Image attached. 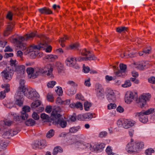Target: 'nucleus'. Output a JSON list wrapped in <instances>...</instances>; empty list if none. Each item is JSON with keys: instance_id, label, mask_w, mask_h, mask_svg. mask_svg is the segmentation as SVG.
<instances>
[{"instance_id": "nucleus-1", "label": "nucleus", "mask_w": 155, "mask_h": 155, "mask_svg": "<svg viewBox=\"0 0 155 155\" xmlns=\"http://www.w3.org/2000/svg\"><path fill=\"white\" fill-rule=\"evenodd\" d=\"M23 95L32 100H38L39 95L34 89H28L25 86H22L18 89L17 97L23 98Z\"/></svg>"}, {"instance_id": "nucleus-2", "label": "nucleus", "mask_w": 155, "mask_h": 155, "mask_svg": "<svg viewBox=\"0 0 155 155\" xmlns=\"http://www.w3.org/2000/svg\"><path fill=\"white\" fill-rule=\"evenodd\" d=\"M60 108L57 107L54 109L51 114L52 119H53V123L55 125L59 124V126L64 128L67 125V122L63 119L61 118V115L59 113L60 112Z\"/></svg>"}, {"instance_id": "nucleus-3", "label": "nucleus", "mask_w": 155, "mask_h": 155, "mask_svg": "<svg viewBox=\"0 0 155 155\" xmlns=\"http://www.w3.org/2000/svg\"><path fill=\"white\" fill-rule=\"evenodd\" d=\"M144 147V144L143 142L136 143L131 142L127 145L126 150L129 153L135 154L140 151Z\"/></svg>"}, {"instance_id": "nucleus-4", "label": "nucleus", "mask_w": 155, "mask_h": 155, "mask_svg": "<svg viewBox=\"0 0 155 155\" xmlns=\"http://www.w3.org/2000/svg\"><path fill=\"white\" fill-rule=\"evenodd\" d=\"M36 35V34L34 32H31L30 34H27L24 37L19 36L17 38H14L13 39L14 42L18 43V44L17 46L19 48L24 51L26 49V45L25 44L22 43V41L32 38Z\"/></svg>"}, {"instance_id": "nucleus-5", "label": "nucleus", "mask_w": 155, "mask_h": 155, "mask_svg": "<svg viewBox=\"0 0 155 155\" xmlns=\"http://www.w3.org/2000/svg\"><path fill=\"white\" fill-rule=\"evenodd\" d=\"M154 110V108H151L146 111L142 110L140 112H137L135 114V116L138 118L140 122L145 123L148 121L147 115L152 113Z\"/></svg>"}, {"instance_id": "nucleus-6", "label": "nucleus", "mask_w": 155, "mask_h": 155, "mask_svg": "<svg viewBox=\"0 0 155 155\" xmlns=\"http://www.w3.org/2000/svg\"><path fill=\"white\" fill-rule=\"evenodd\" d=\"M154 110V108H151L146 111L142 110L140 112H137L135 114V116L138 118L140 122L145 123L148 121L147 115L152 113Z\"/></svg>"}, {"instance_id": "nucleus-7", "label": "nucleus", "mask_w": 155, "mask_h": 155, "mask_svg": "<svg viewBox=\"0 0 155 155\" xmlns=\"http://www.w3.org/2000/svg\"><path fill=\"white\" fill-rule=\"evenodd\" d=\"M151 97V95L150 93H143L137 99L136 102L139 107L142 108L146 105L147 101H149Z\"/></svg>"}, {"instance_id": "nucleus-8", "label": "nucleus", "mask_w": 155, "mask_h": 155, "mask_svg": "<svg viewBox=\"0 0 155 155\" xmlns=\"http://www.w3.org/2000/svg\"><path fill=\"white\" fill-rule=\"evenodd\" d=\"M46 46L47 45L46 43L44 44H40L38 46L34 45L30 46L27 48L26 51L25 52V54H27L29 53L32 52V54L36 56L38 54V51Z\"/></svg>"}, {"instance_id": "nucleus-9", "label": "nucleus", "mask_w": 155, "mask_h": 155, "mask_svg": "<svg viewBox=\"0 0 155 155\" xmlns=\"http://www.w3.org/2000/svg\"><path fill=\"white\" fill-rule=\"evenodd\" d=\"M105 147V144L104 143H97L95 144H87L86 147L92 151H97L101 152L102 151Z\"/></svg>"}, {"instance_id": "nucleus-10", "label": "nucleus", "mask_w": 155, "mask_h": 155, "mask_svg": "<svg viewBox=\"0 0 155 155\" xmlns=\"http://www.w3.org/2000/svg\"><path fill=\"white\" fill-rule=\"evenodd\" d=\"M137 97V93L130 91H128L125 95V102L127 104H130L133 101L134 99Z\"/></svg>"}, {"instance_id": "nucleus-11", "label": "nucleus", "mask_w": 155, "mask_h": 155, "mask_svg": "<svg viewBox=\"0 0 155 155\" xmlns=\"http://www.w3.org/2000/svg\"><path fill=\"white\" fill-rule=\"evenodd\" d=\"M106 95L107 99L110 102L116 100V96L113 90L110 88H107L106 90Z\"/></svg>"}, {"instance_id": "nucleus-12", "label": "nucleus", "mask_w": 155, "mask_h": 155, "mask_svg": "<svg viewBox=\"0 0 155 155\" xmlns=\"http://www.w3.org/2000/svg\"><path fill=\"white\" fill-rule=\"evenodd\" d=\"M46 146V142L45 140L43 139L40 141H36L32 145V147L34 149L37 148L42 149L45 148Z\"/></svg>"}, {"instance_id": "nucleus-13", "label": "nucleus", "mask_w": 155, "mask_h": 155, "mask_svg": "<svg viewBox=\"0 0 155 155\" xmlns=\"http://www.w3.org/2000/svg\"><path fill=\"white\" fill-rule=\"evenodd\" d=\"M43 74H45L49 78H52L54 77L52 73L53 68L50 64H48L46 65L43 68Z\"/></svg>"}, {"instance_id": "nucleus-14", "label": "nucleus", "mask_w": 155, "mask_h": 155, "mask_svg": "<svg viewBox=\"0 0 155 155\" xmlns=\"http://www.w3.org/2000/svg\"><path fill=\"white\" fill-rule=\"evenodd\" d=\"M14 71L13 69H9V68L6 70L3 71L2 72V76L5 79L10 80L12 78Z\"/></svg>"}, {"instance_id": "nucleus-15", "label": "nucleus", "mask_w": 155, "mask_h": 155, "mask_svg": "<svg viewBox=\"0 0 155 155\" xmlns=\"http://www.w3.org/2000/svg\"><path fill=\"white\" fill-rule=\"evenodd\" d=\"M15 71L16 73L17 77L20 78L23 77L25 73V67L24 65L17 66L15 68Z\"/></svg>"}, {"instance_id": "nucleus-16", "label": "nucleus", "mask_w": 155, "mask_h": 155, "mask_svg": "<svg viewBox=\"0 0 155 155\" xmlns=\"http://www.w3.org/2000/svg\"><path fill=\"white\" fill-rule=\"evenodd\" d=\"M93 117V113H86L78 115L77 117L78 120H85L87 119H91Z\"/></svg>"}, {"instance_id": "nucleus-17", "label": "nucleus", "mask_w": 155, "mask_h": 155, "mask_svg": "<svg viewBox=\"0 0 155 155\" xmlns=\"http://www.w3.org/2000/svg\"><path fill=\"white\" fill-rule=\"evenodd\" d=\"M136 67L140 70H142L149 67L150 64H149L148 61L143 62L142 63H134Z\"/></svg>"}, {"instance_id": "nucleus-18", "label": "nucleus", "mask_w": 155, "mask_h": 155, "mask_svg": "<svg viewBox=\"0 0 155 155\" xmlns=\"http://www.w3.org/2000/svg\"><path fill=\"white\" fill-rule=\"evenodd\" d=\"M135 123L134 121L130 119H124L123 122V127L128 129L133 126Z\"/></svg>"}, {"instance_id": "nucleus-19", "label": "nucleus", "mask_w": 155, "mask_h": 155, "mask_svg": "<svg viewBox=\"0 0 155 155\" xmlns=\"http://www.w3.org/2000/svg\"><path fill=\"white\" fill-rule=\"evenodd\" d=\"M15 25V23L13 22H11L8 23L6 30L4 32L5 36H8L12 32Z\"/></svg>"}, {"instance_id": "nucleus-20", "label": "nucleus", "mask_w": 155, "mask_h": 155, "mask_svg": "<svg viewBox=\"0 0 155 155\" xmlns=\"http://www.w3.org/2000/svg\"><path fill=\"white\" fill-rule=\"evenodd\" d=\"M65 63L66 65L68 66H74L76 63L74 57H68L66 59Z\"/></svg>"}, {"instance_id": "nucleus-21", "label": "nucleus", "mask_w": 155, "mask_h": 155, "mask_svg": "<svg viewBox=\"0 0 155 155\" xmlns=\"http://www.w3.org/2000/svg\"><path fill=\"white\" fill-rule=\"evenodd\" d=\"M75 61H87L88 60H95L96 59V58L95 56H90L89 57H79L77 58L74 57Z\"/></svg>"}, {"instance_id": "nucleus-22", "label": "nucleus", "mask_w": 155, "mask_h": 155, "mask_svg": "<svg viewBox=\"0 0 155 155\" xmlns=\"http://www.w3.org/2000/svg\"><path fill=\"white\" fill-rule=\"evenodd\" d=\"M44 74L43 68H34V74L33 75V78H36L38 76Z\"/></svg>"}, {"instance_id": "nucleus-23", "label": "nucleus", "mask_w": 155, "mask_h": 155, "mask_svg": "<svg viewBox=\"0 0 155 155\" xmlns=\"http://www.w3.org/2000/svg\"><path fill=\"white\" fill-rule=\"evenodd\" d=\"M40 13L41 14H50L52 13V12L49 8L44 7L38 9Z\"/></svg>"}, {"instance_id": "nucleus-24", "label": "nucleus", "mask_w": 155, "mask_h": 155, "mask_svg": "<svg viewBox=\"0 0 155 155\" xmlns=\"http://www.w3.org/2000/svg\"><path fill=\"white\" fill-rule=\"evenodd\" d=\"M69 106L71 108H76L79 109L81 110H82L83 109L82 104L79 102H78L76 103H71L70 105Z\"/></svg>"}, {"instance_id": "nucleus-25", "label": "nucleus", "mask_w": 155, "mask_h": 155, "mask_svg": "<svg viewBox=\"0 0 155 155\" xmlns=\"http://www.w3.org/2000/svg\"><path fill=\"white\" fill-rule=\"evenodd\" d=\"M27 72L28 74V77L30 78H33L34 74V68L31 67L28 68L26 69Z\"/></svg>"}, {"instance_id": "nucleus-26", "label": "nucleus", "mask_w": 155, "mask_h": 155, "mask_svg": "<svg viewBox=\"0 0 155 155\" xmlns=\"http://www.w3.org/2000/svg\"><path fill=\"white\" fill-rule=\"evenodd\" d=\"M63 151V149L60 146H57L54 148L53 152V154L54 155H56L58 153H62Z\"/></svg>"}, {"instance_id": "nucleus-27", "label": "nucleus", "mask_w": 155, "mask_h": 155, "mask_svg": "<svg viewBox=\"0 0 155 155\" xmlns=\"http://www.w3.org/2000/svg\"><path fill=\"white\" fill-rule=\"evenodd\" d=\"M96 93L97 96H102L104 94V90L103 88L99 87L96 89Z\"/></svg>"}, {"instance_id": "nucleus-28", "label": "nucleus", "mask_w": 155, "mask_h": 155, "mask_svg": "<svg viewBox=\"0 0 155 155\" xmlns=\"http://www.w3.org/2000/svg\"><path fill=\"white\" fill-rule=\"evenodd\" d=\"M76 92V89L74 87H71L68 89L67 91V94L69 96H72Z\"/></svg>"}, {"instance_id": "nucleus-29", "label": "nucleus", "mask_w": 155, "mask_h": 155, "mask_svg": "<svg viewBox=\"0 0 155 155\" xmlns=\"http://www.w3.org/2000/svg\"><path fill=\"white\" fill-rule=\"evenodd\" d=\"M17 94L15 96L16 99L15 102V104L19 106H22L23 104V101L22 100V98H21L20 97L17 98Z\"/></svg>"}, {"instance_id": "nucleus-30", "label": "nucleus", "mask_w": 155, "mask_h": 155, "mask_svg": "<svg viewBox=\"0 0 155 155\" xmlns=\"http://www.w3.org/2000/svg\"><path fill=\"white\" fill-rule=\"evenodd\" d=\"M81 52L82 55L86 56V57L94 56L91 55L90 52L87 51L86 49L82 50Z\"/></svg>"}, {"instance_id": "nucleus-31", "label": "nucleus", "mask_w": 155, "mask_h": 155, "mask_svg": "<svg viewBox=\"0 0 155 155\" xmlns=\"http://www.w3.org/2000/svg\"><path fill=\"white\" fill-rule=\"evenodd\" d=\"M11 132H12V130H8V131L5 132L2 135V137L4 138H8L11 136Z\"/></svg>"}, {"instance_id": "nucleus-32", "label": "nucleus", "mask_w": 155, "mask_h": 155, "mask_svg": "<svg viewBox=\"0 0 155 155\" xmlns=\"http://www.w3.org/2000/svg\"><path fill=\"white\" fill-rule=\"evenodd\" d=\"M25 123L28 126H33L35 124V121L32 119H29L25 121Z\"/></svg>"}, {"instance_id": "nucleus-33", "label": "nucleus", "mask_w": 155, "mask_h": 155, "mask_svg": "<svg viewBox=\"0 0 155 155\" xmlns=\"http://www.w3.org/2000/svg\"><path fill=\"white\" fill-rule=\"evenodd\" d=\"M55 91L56 93L59 96H61L63 94V91L62 88L60 86L56 87L55 88Z\"/></svg>"}, {"instance_id": "nucleus-34", "label": "nucleus", "mask_w": 155, "mask_h": 155, "mask_svg": "<svg viewBox=\"0 0 155 155\" xmlns=\"http://www.w3.org/2000/svg\"><path fill=\"white\" fill-rule=\"evenodd\" d=\"M35 101L32 103L31 106L32 108H35L39 106L41 104V102L38 100H34Z\"/></svg>"}, {"instance_id": "nucleus-35", "label": "nucleus", "mask_w": 155, "mask_h": 155, "mask_svg": "<svg viewBox=\"0 0 155 155\" xmlns=\"http://www.w3.org/2000/svg\"><path fill=\"white\" fill-rule=\"evenodd\" d=\"M45 43L46 44L47 46L44 47L43 48H41V50H42V49L44 50L45 48H46L45 49V51L47 52H50L51 51V49H52V48L51 46H48V45L46 43V42H44L42 43H41L40 44H45Z\"/></svg>"}, {"instance_id": "nucleus-36", "label": "nucleus", "mask_w": 155, "mask_h": 155, "mask_svg": "<svg viewBox=\"0 0 155 155\" xmlns=\"http://www.w3.org/2000/svg\"><path fill=\"white\" fill-rule=\"evenodd\" d=\"M106 151L107 153L109 155H116V153L112 152V150L111 149V147L110 146H108L107 147Z\"/></svg>"}, {"instance_id": "nucleus-37", "label": "nucleus", "mask_w": 155, "mask_h": 155, "mask_svg": "<svg viewBox=\"0 0 155 155\" xmlns=\"http://www.w3.org/2000/svg\"><path fill=\"white\" fill-rule=\"evenodd\" d=\"M8 143L7 142H5L4 140H2L0 142V145L1 148L2 149H5L8 146Z\"/></svg>"}, {"instance_id": "nucleus-38", "label": "nucleus", "mask_w": 155, "mask_h": 155, "mask_svg": "<svg viewBox=\"0 0 155 155\" xmlns=\"http://www.w3.org/2000/svg\"><path fill=\"white\" fill-rule=\"evenodd\" d=\"M119 67L121 71H122L123 73L125 74V72L127 69V65L123 64H120Z\"/></svg>"}, {"instance_id": "nucleus-39", "label": "nucleus", "mask_w": 155, "mask_h": 155, "mask_svg": "<svg viewBox=\"0 0 155 155\" xmlns=\"http://www.w3.org/2000/svg\"><path fill=\"white\" fill-rule=\"evenodd\" d=\"M84 110L86 111H88L89 110L90 107L91 106V103L86 101L84 102Z\"/></svg>"}, {"instance_id": "nucleus-40", "label": "nucleus", "mask_w": 155, "mask_h": 155, "mask_svg": "<svg viewBox=\"0 0 155 155\" xmlns=\"http://www.w3.org/2000/svg\"><path fill=\"white\" fill-rule=\"evenodd\" d=\"M54 135V131L53 130H50L47 133L46 137L48 138H51Z\"/></svg>"}, {"instance_id": "nucleus-41", "label": "nucleus", "mask_w": 155, "mask_h": 155, "mask_svg": "<svg viewBox=\"0 0 155 155\" xmlns=\"http://www.w3.org/2000/svg\"><path fill=\"white\" fill-rule=\"evenodd\" d=\"M47 100L51 102H53L54 101V98L52 94L51 93H48L47 95Z\"/></svg>"}, {"instance_id": "nucleus-42", "label": "nucleus", "mask_w": 155, "mask_h": 155, "mask_svg": "<svg viewBox=\"0 0 155 155\" xmlns=\"http://www.w3.org/2000/svg\"><path fill=\"white\" fill-rule=\"evenodd\" d=\"M10 65L13 69L15 68L17 66L16 65L17 61L16 60H12L11 59L10 61Z\"/></svg>"}, {"instance_id": "nucleus-43", "label": "nucleus", "mask_w": 155, "mask_h": 155, "mask_svg": "<svg viewBox=\"0 0 155 155\" xmlns=\"http://www.w3.org/2000/svg\"><path fill=\"white\" fill-rule=\"evenodd\" d=\"M131 85V83L129 80L126 81L124 84L122 85V87H130Z\"/></svg>"}, {"instance_id": "nucleus-44", "label": "nucleus", "mask_w": 155, "mask_h": 155, "mask_svg": "<svg viewBox=\"0 0 155 155\" xmlns=\"http://www.w3.org/2000/svg\"><path fill=\"white\" fill-rule=\"evenodd\" d=\"M9 87L10 85L8 84H5L2 85V88H5V90L3 91L5 92H5H8L9 91Z\"/></svg>"}, {"instance_id": "nucleus-45", "label": "nucleus", "mask_w": 155, "mask_h": 155, "mask_svg": "<svg viewBox=\"0 0 155 155\" xmlns=\"http://www.w3.org/2000/svg\"><path fill=\"white\" fill-rule=\"evenodd\" d=\"M127 28L125 27H120L117 28V31L118 32L120 33L122 31H127Z\"/></svg>"}, {"instance_id": "nucleus-46", "label": "nucleus", "mask_w": 155, "mask_h": 155, "mask_svg": "<svg viewBox=\"0 0 155 155\" xmlns=\"http://www.w3.org/2000/svg\"><path fill=\"white\" fill-rule=\"evenodd\" d=\"M114 73L115 74V75L117 77L123 76L125 75V74L123 73L122 71H121L120 70H118L116 71L114 70Z\"/></svg>"}, {"instance_id": "nucleus-47", "label": "nucleus", "mask_w": 155, "mask_h": 155, "mask_svg": "<svg viewBox=\"0 0 155 155\" xmlns=\"http://www.w3.org/2000/svg\"><path fill=\"white\" fill-rule=\"evenodd\" d=\"M7 42L5 41H0V52H2L3 49L5 46Z\"/></svg>"}, {"instance_id": "nucleus-48", "label": "nucleus", "mask_w": 155, "mask_h": 155, "mask_svg": "<svg viewBox=\"0 0 155 155\" xmlns=\"http://www.w3.org/2000/svg\"><path fill=\"white\" fill-rule=\"evenodd\" d=\"M154 150L152 148H149L146 150L145 153L146 155H151L152 153H154Z\"/></svg>"}, {"instance_id": "nucleus-49", "label": "nucleus", "mask_w": 155, "mask_h": 155, "mask_svg": "<svg viewBox=\"0 0 155 155\" xmlns=\"http://www.w3.org/2000/svg\"><path fill=\"white\" fill-rule=\"evenodd\" d=\"M58 58V56L51 54L48 55L47 57V59L49 60L51 59V61H53L54 60L57 58Z\"/></svg>"}, {"instance_id": "nucleus-50", "label": "nucleus", "mask_w": 155, "mask_h": 155, "mask_svg": "<svg viewBox=\"0 0 155 155\" xmlns=\"http://www.w3.org/2000/svg\"><path fill=\"white\" fill-rule=\"evenodd\" d=\"M56 84L55 81H51L49 82L47 84V86L48 88H53Z\"/></svg>"}, {"instance_id": "nucleus-51", "label": "nucleus", "mask_w": 155, "mask_h": 155, "mask_svg": "<svg viewBox=\"0 0 155 155\" xmlns=\"http://www.w3.org/2000/svg\"><path fill=\"white\" fill-rule=\"evenodd\" d=\"M13 13L12 12L9 11L8 12L6 15V18L10 20H12V19Z\"/></svg>"}, {"instance_id": "nucleus-52", "label": "nucleus", "mask_w": 155, "mask_h": 155, "mask_svg": "<svg viewBox=\"0 0 155 155\" xmlns=\"http://www.w3.org/2000/svg\"><path fill=\"white\" fill-rule=\"evenodd\" d=\"M79 46V45L78 43L74 44L71 45L69 46L70 49L72 50L77 49Z\"/></svg>"}, {"instance_id": "nucleus-53", "label": "nucleus", "mask_w": 155, "mask_h": 155, "mask_svg": "<svg viewBox=\"0 0 155 155\" xmlns=\"http://www.w3.org/2000/svg\"><path fill=\"white\" fill-rule=\"evenodd\" d=\"M79 127H72L69 130V132L71 133H74L76 132L79 130Z\"/></svg>"}, {"instance_id": "nucleus-54", "label": "nucleus", "mask_w": 155, "mask_h": 155, "mask_svg": "<svg viewBox=\"0 0 155 155\" xmlns=\"http://www.w3.org/2000/svg\"><path fill=\"white\" fill-rule=\"evenodd\" d=\"M28 117V115L27 113H25L24 111H22L21 117L22 120L26 119Z\"/></svg>"}, {"instance_id": "nucleus-55", "label": "nucleus", "mask_w": 155, "mask_h": 155, "mask_svg": "<svg viewBox=\"0 0 155 155\" xmlns=\"http://www.w3.org/2000/svg\"><path fill=\"white\" fill-rule=\"evenodd\" d=\"M67 83L68 84L72 86V87H76L78 86V84H77L72 81H69Z\"/></svg>"}, {"instance_id": "nucleus-56", "label": "nucleus", "mask_w": 155, "mask_h": 155, "mask_svg": "<svg viewBox=\"0 0 155 155\" xmlns=\"http://www.w3.org/2000/svg\"><path fill=\"white\" fill-rule=\"evenodd\" d=\"M41 117L43 119L48 120L49 119V116L45 113H42L41 115Z\"/></svg>"}, {"instance_id": "nucleus-57", "label": "nucleus", "mask_w": 155, "mask_h": 155, "mask_svg": "<svg viewBox=\"0 0 155 155\" xmlns=\"http://www.w3.org/2000/svg\"><path fill=\"white\" fill-rule=\"evenodd\" d=\"M116 105L115 104L110 103L108 104L107 108L108 109L110 110L115 109L116 107Z\"/></svg>"}, {"instance_id": "nucleus-58", "label": "nucleus", "mask_w": 155, "mask_h": 155, "mask_svg": "<svg viewBox=\"0 0 155 155\" xmlns=\"http://www.w3.org/2000/svg\"><path fill=\"white\" fill-rule=\"evenodd\" d=\"M107 134V132L106 131H102L100 133L99 136L100 137L103 138L106 137Z\"/></svg>"}, {"instance_id": "nucleus-59", "label": "nucleus", "mask_w": 155, "mask_h": 155, "mask_svg": "<svg viewBox=\"0 0 155 155\" xmlns=\"http://www.w3.org/2000/svg\"><path fill=\"white\" fill-rule=\"evenodd\" d=\"M30 110V108L29 107L25 106H24L22 108V111H24L25 113L27 112H29Z\"/></svg>"}, {"instance_id": "nucleus-60", "label": "nucleus", "mask_w": 155, "mask_h": 155, "mask_svg": "<svg viewBox=\"0 0 155 155\" xmlns=\"http://www.w3.org/2000/svg\"><path fill=\"white\" fill-rule=\"evenodd\" d=\"M32 118L35 120H38L39 119V116L38 114L34 112L32 114Z\"/></svg>"}, {"instance_id": "nucleus-61", "label": "nucleus", "mask_w": 155, "mask_h": 155, "mask_svg": "<svg viewBox=\"0 0 155 155\" xmlns=\"http://www.w3.org/2000/svg\"><path fill=\"white\" fill-rule=\"evenodd\" d=\"M151 48L150 47H148L143 50V52L146 54H148L151 52Z\"/></svg>"}, {"instance_id": "nucleus-62", "label": "nucleus", "mask_w": 155, "mask_h": 155, "mask_svg": "<svg viewBox=\"0 0 155 155\" xmlns=\"http://www.w3.org/2000/svg\"><path fill=\"white\" fill-rule=\"evenodd\" d=\"M124 121L123 120H119L117 122V124L119 127H123V122Z\"/></svg>"}, {"instance_id": "nucleus-63", "label": "nucleus", "mask_w": 155, "mask_h": 155, "mask_svg": "<svg viewBox=\"0 0 155 155\" xmlns=\"http://www.w3.org/2000/svg\"><path fill=\"white\" fill-rule=\"evenodd\" d=\"M90 78H88L87 80H85L84 84L85 86L87 87H90L91 85V84L90 82Z\"/></svg>"}, {"instance_id": "nucleus-64", "label": "nucleus", "mask_w": 155, "mask_h": 155, "mask_svg": "<svg viewBox=\"0 0 155 155\" xmlns=\"http://www.w3.org/2000/svg\"><path fill=\"white\" fill-rule=\"evenodd\" d=\"M76 98L77 99L81 100H84V97L80 93H78L76 94Z\"/></svg>"}]
</instances>
